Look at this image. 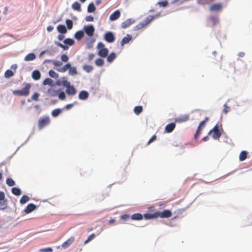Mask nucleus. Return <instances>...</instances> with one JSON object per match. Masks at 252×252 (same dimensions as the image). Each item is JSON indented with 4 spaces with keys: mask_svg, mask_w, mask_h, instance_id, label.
Masks as SVG:
<instances>
[{
    "mask_svg": "<svg viewBox=\"0 0 252 252\" xmlns=\"http://www.w3.org/2000/svg\"><path fill=\"white\" fill-rule=\"evenodd\" d=\"M59 85H62L66 87L65 92L69 95H74L76 94V90L73 86L70 85V83L67 81L66 77H63L61 81L58 82Z\"/></svg>",
    "mask_w": 252,
    "mask_h": 252,
    "instance_id": "f257e3e1",
    "label": "nucleus"
},
{
    "mask_svg": "<svg viewBox=\"0 0 252 252\" xmlns=\"http://www.w3.org/2000/svg\"><path fill=\"white\" fill-rule=\"evenodd\" d=\"M223 132L222 125L221 124H217L213 129L210 130L208 134L212 135L214 139H219L221 136Z\"/></svg>",
    "mask_w": 252,
    "mask_h": 252,
    "instance_id": "f03ea898",
    "label": "nucleus"
},
{
    "mask_svg": "<svg viewBox=\"0 0 252 252\" xmlns=\"http://www.w3.org/2000/svg\"><path fill=\"white\" fill-rule=\"evenodd\" d=\"M31 88V85L30 84H26L24 88L21 90H14L12 91V94L14 95L20 96H27L30 93V89Z\"/></svg>",
    "mask_w": 252,
    "mask_h": 252,
    "instance_id": "7ed1b4c3",
    "label": "nucleus"
},
{
    "mask_svg": "<svg viewBox=\"0 0 252 252\" xmlns=\"http://www.w3.org/2000/svg\"><path fill=\"white\" fill-rule=\"evenodd\" d=\"M155 17H157V16H153L151 15H149L144 20V21L140 22L138 25H137L134 28V30L138 31L143 29L146 26L149 24L154 19Z\"/></svg>",
    "mask_w": 252,
    "mask_h": 252,
    "instance_id": "20e7f679",
    "label": "nucleus"
},
{
    "mask_svg": "<svg viewBox=\"0 0 252 252\" xmlns=\"http://www.w3.org/2000/svg\"><path fill=\"white\" fill-rule=\"evenodd\" d=\"M98 50V55L101 58L107 57L108 55V50L105 47L104 44L102 42H99L97 45Z\"/></svg>",
    "mask_w": 252,
    "mask_h": 252,
    "instance_id": "39448f33",
    "label": "nucleus"
},
{
    "mask_svg": "<svg viewBox=\"0 0 252 252\" xmlns=\"http://www.w3.org/2000/svg\"><path fill=\"white\" fill-rule=\"evenodd\" d=\"M208 121H209V118L206 117L205 119L203 121H201L199 125L198 126L196 133L194 134V137L195 140H197L198 138V137H199L200 133L202 131V129L204 128V127L206 125V123Z\"/></svg>",
    "mask_w": 252,
    "mask_h": 252,
    "instance_id": "423d86ee",
    "label": "nucleus"
},
{
    "mask_svg": "<svg viewBox=\"0 0 252 252\" xmlns=\"http://www.w3.org/2000/svg\"><path fill=\"white\" fill-rule=\"evenodd\" d=\"M50 123V120L49 117L45 116L39 118L38 121V126L39 129H41L48 125Z\"/></svg>",
    "mask_w": 252,
    "mask_h": 252,
    "instance_id": "0eeeda50",
    "label": "nucleus"
},
{
    "mask_svg": "<svg viewBox=\"0 0 252 252\" xmlns=\"http://www.w3.org/2000/svg\"><path fill=\"white\" fill-rule=\"evenodd\" d=\"M157 217L161 218H168L171 217L172 213L169 210H164L163 211H157Z\"/></svg>",
    "mask_w": 252,
    "mask_h": 252,
    "instance_id": "6e6552de",
    "label": "nucleus"
},
{
    "mask_svg": "<svg viewBox=\"0 0 252 252\" xmlns=\"http://www.w3.org/2000/svg\"><path fill=\"white\" fill-rule=\"evenodd\" d=\"M104 39L108 43H112L115 40V37L111 32H108L104 34Z\"/></svg>",
    "mask_w": 252,
    "mask_h": 252,
    "instance_id": "1a4fd4ad",
    "label": "nucleus"
},
{
    "mask_svg": "<svg viewBox=\"0 0 252 252\" xmlns=\"http://www.w3.org/2000/svg\"><path fill=\"white\" fill-rule=\"evenodd\" d=\"M86 33L89 36H92L94 32V28L93 25L87 26L84 27Z\"/></svg>",
    "mask_w": 252,
    "mask_h": 252,
    "instance_id": "9d476101",
    "label": "nucleus"
},
{
    "mask_svg": "<svg viewBox=\"0 0 252 252\" xmlns=\"http://www.w3.org/2000/svg\"><path fill=\"white\" fill-rule=\"evenodd\" d=\"M189 115H184L180 116L175 119V122L179 123L188 121L189 120Z\"/></svg>",
    "mask_w": 252,
    "mask_h": 252,
    "instance_id": "9b49d317",
    "label": "nucleus"
},
{
    "mask_svg": "<svg viewBox=\"0 0 252 252\" xmlns=\"http://www.w3.org/2000/svg\"><path fill=\"white\" fill-rule=\"evenodd\" d=\"M74 240L75 238L74 237H70L62 245V247L64 249L67 248L71 244L74 242Z\"/></svg>",
    "mask_w": 252,
    "mask_h": 252,
    "instance_id": "f8f14e48",
    "label": "nucleus"
},
{
    "mask_svg": "<svg viewBox=\"0 0 252 252\" xmlns=\"http://www.w3.org/2000/svg\"><path fill=\"white\" fill-rule=\"evenodd\" d=\"M222 8V4L220 3H217L212 4L210 7V10L212 11H219Z\"/></svg>",
    "mask_w": 252,
    "mask_h": 252,
    "instance_id": "ddd939ff",
    "label": "nucleus"
},
{
    "mask_svg": "<svg viewBox=\"0 0 252 252\" xmlns=\"http://www.w3.org/2000/svg\"><path fill=\"white\" fill-rule=\"evenodd\" d=\"M120 11L117 10L110 15L109 19L111 21H115L118 19L120 17Z\"/></svg>",
    "mask_w": 252,
    "mask_h": 252,
    "instance_id": "4468645a",
    "label": "nucleus"
},
{
    "mask_svg": "<svg viewBox=\"0 0 252 252\" xmlns=\"http://www.w3.org/2000/svg\"><path fill=\"white\" fill-rule=\"evenodd\" d=\"M134 22V20L131 19H128L122 23L121 27L123 29H126L132 24Z\"/></svg>",
    "mask_w": 252,
    "mask_h": 252,
    "instance_id": "2eb2a0df",
    "label": "nucleus"
},
{
    "mask_svg": "<svg viewBox=\"0 0 252 252\" xmlns=\"http://www.w3.org/2000/svg\"><path fill=\"white\" fill-rule=\"evenodd\" d=\"M89 97V93L86 91H82L80 92L78 95V97L81 100H86Z\"/></svg>",
    "mask_w": 252,
    "mask_h": 252,
    "instance_id": "dca6fc26",
    "label": "nucleus"
},
{
    "mask_svg": "<svg viewBox=\"0 0 252 252\" xmlns=\"http://www.w3.org/2000/svg\"><path fill=\"white\" fill-rule=\"evenodd\" d=\"M36 209V206L33 204L31 203L28 205L27 207L25 209L24 211L29 214L34 210Z\"/></svg>",
    "mask_w": 252,
    "mask_h": 252,
    "instance_id": "f3484780",
    "label": "nucleus"
},
{
    "mask_svg": "<svg viewBox=\"0 0 252 252\" xmlns=\"http://www.w3.org/2000/svg\"><path fill=\"white\" fill-rule=\"evenodd\" d=\"M132 39V37L129 34H127L126 36L124 37L121 42V45L123 46L125 44L128 43Z\"/></svg>",
    "mask_w": 252,
    "mask_h": 252,
    "instance_id": "a211bd4d",
    "label": "nucleus"
},
{
    "mask_svg": "<svg viewBox=\"0 0 252 252\" xmlns=\"http://www.w3.org/2000/svg\"><path fill=\"white\" fill-rule=\"evenodd\" d=\"M175 127V123H172L169 124H168L165 128V130L166 132L168 133H170L172 132Z\"/></svg>",
    "mask_w": 252,
    "mask_h": 252,
    "instance_id": "6ab92c4d",
    "label": "nucleus"
},
{
    "mask_svg": "<svg viewBox=\"0 0 252 252\" xmlns=\"http://www.w3.org/2000/svg\"><path fill=\"white\" fill-rule=\"evenodd\" d=\"M59 91V90H56L52 88H51L48 90V93L49 96L54 97L58 95Z\"/></svg>",
    "mask_w": 252,
    "mask_h": 252,
    "instance_id": "aec40b11",
    "label": "nucleus"
},
{
    "mask_svg": "<svg viewBox=\"0 0 252 252\" xmlns=\"http://www.w3.org/2000/svg\"><path fill=\"white\" fill-rule=\"evenodd\" d=\"M143 218V216L140 213H134L131 216V219L133 220H140Z\"/></svg>",
    "mask_w": 252,
    "mask_h": 252,
    "instance_id": "412c9836",
    "label": "nucleus"
},
{
    "mask_svg": "<svg viewBox=\"0 0 252 252\" xmlns=\"http://www.w3.org/2000/svg\"><path fill=\"white\" fill-rule=\"evenodd\" d=\"M146 220H150L154 218H157L156 212L153 214L146 213L143 215Z\"/></svg>",
    "mask_w": 252,
    "mask_h": 252,
    "instance_id": "4be33fe9",
    "label": "nucleus"
},
{
    "mask_svg": "<svg viewBox=\"0 0 252 252\" xmlns=\"http://www.w3.org/2000/svg\"><path fill=\"white\" fill-rule=\"evenodd\" d=\"M41 77V74L39 71L38 70H34L32 73V77L35 80H37L40 79Z\"/></svg>",
    "mask_w": 252,
    "mask_h": 252,
    "instance_id": "5701e85b",
    "label": "nucleus"
},
{
    "mask_svg": "<svg viewBox=\"0 0 252 252\" xmlns=\"http://www.w3.org/2000/svg\"><path fill=\"white\" fill-rule=\"evenodd\" d=\"M84 32L82 31H79L75 33L74 37L76 39L79 40L84 37Z\"/></svg>",
    "mask_w": 252,
    "mask_h": 252,
    "instance_id": "b1692460",
    "label": "nucleus"
},
{
    "mask_svg": "<svg viewBox=\"0 0 252 252\" xmlns=\"http://www.w3.org/2000/svg\"><path fill=\"white\" fill-rule=\"evenodd\" d=\"M58 31L61 33H65L67 32L66 29L64 25H59L57 27Z\"/></svg>",
    "mask_w": 252,
    "mask_h": 252,
    "instance_id": "393cba45",
    "label": "nucleus"
},
{
    "mask_svg": "<svg viewBox=\"0 0 252 252\" xmlns=\"http://www.w3.org/2000/svg\"><path fill=\"white\" fill-rule=\"evenodd\" d=\"M71 66V64L70 63H67L64 65L63 67L58 68L57 70L61 72H64L67 70L69 69Z\"/></svg>",
    "mask_w": 252,
    "mask_h": 252,
    "instance_id": "a878e982",
    "label": "nucleus"
},
{
    "mask_svg": "<svg viewBox=\"0 0 252 252\" xmlns=\"http://www.w3.org/2000/svg\"><path fill=\"white\" fill-rule=\"evenodd\" d=\"M5 198V194L3 192L0 191V201H2L3 203L0 202L2 206V208H4L6 207L5 202L6 201L4 200Z\"/></svg>",
    "mask_w": 252,
    "mask_h": 252,
    "instance_id": "bb28decb",
    "label": "nucleus"
},
{
    "mask_svg": "<svg viewBox=\"0 0 252 252\" xmlns=\"http://www.w3.org/2000/svg\"><path fill=\"white\" fill-rule=\"evenodd\" d=\"M36 56L34 53H30L25 57V60L26 61H32L34 60Z\"/></svg>",
    "mask_w": 252,
    "mask_h": 252,
    "instance_id": "cd10ccee",
    "label": "nucleus"
},
{
    "mask_svg": "<svg viewBox=\"0 0 252 252\" xmlns=\"http://www.w3.org/2000/svg\"><path fill=\"white\" fill-rule=\"evenodd\" d=\"M247 158V152L245 151H242L239 155V160L241 161L245 160Z\"/></svg>",
    "mask_w": 252,
    "mask_h": 252,
    "instance_id": "c85d7f7f",
    "label": "nucleus"
},
{
    "mask_svg": "<svg viewBox=\"0 0 252 252\" xmlns=\"http://www.w3.org/2000/svg\"><path fill=\"white\" fill-rule=\"evenodd\" d=\"M72 8L75 10H77L78 11H81V5L77 1L74 2L72 4Z\"/></svg>",
    "mask_w": 252,
    "mask_h": 252,
    "instance_id": "c756f323",
    "label": "nucleus"
},
{
    "mask_svg": "<svg viewBox=\"0 0 252 252\" xmlns=\"http://www.w3.org/2000/svg\"><path fill=\"white\" fill-rule=\"evenodd\" d=\"M116 57V54L114 52L111 53L109 56H107V61L109 63H111L115 59Z\"/></svg>",
    "mask_w": 252,
    "mask_h": 252,
    "instance_id": "7c9ffc66",
    "label": "nucleus"
},
{
    "mask_svg": "<svg viewBox=\"0 0 252 252\" xmlns=\"http://www.w3.org/2000/svg\"><path fill=\"white\" fill-rule=\"evenodd\" d=\"M62 112V109L59 108H57L53 110L52 111V115L54 117H57Z\"/></svg>",
    "mask_w": 252,
    "mask_h": 252,
    "instance_id": "2f4dec72",
    "label": "nucleus"
},
{
    "mask_svg": "<svg viewBox=\"0 0 252 252\" xmlns=\"http://www.w3.org/2000/svg\"><path fill=\"white\" fill-rule=\"evenodd\" d=\"M12 193L15 195L18 196L21 194V190L17 188H13L11 189Z\"/></svg>",
    "mask_w": 252,
    "mask_h": 252,
    "instance_id": "473e14b6",
    "label": "nucleus"
},
{
    "mask_svg": "<svg viewBox=\"0 0 252 252\" xmlns=\"http://www.w3.org/2000/svg\"><path fill=\"white\" fill-rule=\"evenodd\" d=\"M142 110L143 107L142 106H137L134 108V112L137 115H139L142 112Z\"/></svg>",
    "mask_w": 252,
    "mask_h": 252,
    "instance_id": "72a5a7b5",
    "label": "nucleus"
},
{
    "mask_svg": "<svg viewBox=\"0 0 252 252\" xmlns=\"http://www.w3.org/2000/svg\"><path fill=\"white\" fill-rule=\"evenodd\" d=\"M95 10V7L94 4L92 2L90 3L88 6V11L90 13H92L94 12Z\"/></svg>",
    "mask_w": 252,
    "mask_h": 252,
    "instance_id": "f704fd0d",
    "label": "nucleus"
},
{
    "mask_svg": "<svg viewBox=\"0 0 252 252\" xmlns=\"http://www.w3.org/2000/svg\"><path fill=\"white\" fill-rule=\"evenodd\" d=\"M68 73L70 75H75L77 74V71L75 67H71L70 66Z\"/></svg>",
    "mask_w": 252,
    "mask_h": 252,
    "instance_id": "c9c22d12",
    "label": "nucleus"
},
{
    "mask_svg": "<svg viewBox=\"0 0 252 252\" xmlns=\"http://www.w3.org/2000/svg\"><path fill=\"white\" fill-rule=\"evenodd\" d=\"M6 184L9 187L14 186L15 185L14 181L10 178H8L6 180Z\"/></svg>",
    "mask_w": 252,
    "mask_h": 252,
    "instance_id": "e433bc0d",
    "label": "nucleus"
},
{
    "mask_svg": "<svg viewBox=\"0 0 252 252\" xmlns=\"http://www.w3.org/2000/svg\"><path fill=\"white\" fill-rule=\"evenodd\" d=\"M30 200V198L27 195H23L20 200V202L21 204H25L27 202Z\"/></svg>",
    "mask_w": 252,
    "mask_h": 252,
    "instance_id": "4c0bfd02",
    "label": "nucleus"
},
{
    "mask_svg": "<svg viewBox=\"0 0 252 252\" xmlns=\"http://www.w3.org/2000/svg\"><path fill=\"white\" fill-rule=\"evenodd\" d=\"M104 61L103 59L98 58L95 61V64L98 66H102L104 64Z\"/></svg>",
    "mask_w": 252,
    "mask_h": 252,
    "instance_id": "58836bf2",
    "label": "nucleus"
},
{
    "mask_svg": "<svg viewBox=\"0 0 252 252\" xmlns=\"http://www.w3.org/2000/svg\"><path fill=\"white\" fill-rule=\"evenodd\" d=\"M63 42L65 44L70 46L73 45L74 44V41L71 38L65 39L64 40Z\"/></svg>",
    "mask_w": 252,
    "mask_h": 252,
    "instance_id": "ea45409f",
    "label": "nucleus"
},
{
    "mask_svg": "<svg viewBox=\"0 0 252 252\" xmlns=\"http://www.w3.org/2000/svg\"><path fill=\"white\" fill-rule=\"evenodd\" d=\"M83 68L87 72H90L93 70V67L90 65H84L83 66Z\"/></svg>",
    "mask_w": 252,
    "mask_h": 252,
    "instance_id": "a19ab883",
    "label": "nucleus"
},
{
    "mask_svg": "<svg viewBox=\"0 0 252 252\" xmlns=\"http://www.w3.org/2000/svg\"><path fill=\"white\" fill-rule=\"evenodd\" d=\"M49 75L54 78L57 79L59 77V75L57 73H56L55 71L50 70L49 71Z\"/></svg>",
    "mask_w": 252,
    "mask_h": 252,
    "instance_id": "79ce46f5",
    "label": "nucleus"
},
{
    "mask_svg": "<svg viewBox=\"0 0 252 252\" xmlns=\"http://www.w3.org/2000/svg\"><path fill=\"white\" fill-rule=\"evenodd\" d=\"M14 75V73L13 71L10 69L7 70L4 73V76L6 78H9L10 77L13 76Z\"/></svg>",
    "mask_w": 252,
    "mask_h": 252,
    "instance_id": "37998d69",
    "label": "nucleus"
},
{
    "mask_svg": "<svg viewBox=\"0 0 252 252\" xmlns=\"http://www.w3.org/2000/svg\"><path fill=\"white\" fill-rule=\"evenodd\" d=\"M158 4L159 5L160 7H165L169 5V3L167 0H165L163 1H158Z\"/></svg>",
    "mask_w": 252,
    "mask_h": 252,
    "instance_id": "c03bdc74",
    "label": "nucleus"
},
{
    "mask_svg": "<svg viewBox=\"0 0 252 252\" xmlns=\"http://www.w3.org/2000/svg\"><path fill=\"white\" fill-rule=\"evenodd\" d=\"M65 23L67 25V27L69 30H70L73 27V22L71 20L67 19L65 21Z\"/></svg>",
    "mask_w": 252,
    "mask_h": 252,
    "instance_id": "a18cd8bd",
    "label": "nucleus"
},
{
    "mask_svg": "<svg viewBox=\"0 0 252 252\" xmlns=\"http://www.w3.org/2000/svg\"><path fill=\"white\" fill-rule=\"evenodd\" d=\"M59 98L61 100H64L66 98V95L65 93L63 92H59L58 95Z\"/></svg>",
    "mask_w": 252,
    "mask_h": 252,
    "instance_id": "49530a36",
    "label": "nucleus"
},
{
    "mask_svg": "<svg viewBox=\"0 0 252 252\" xmlns=\"http://www.w3.org/2000/svg\"><path fill=\"white\" fill-rule=\"evenodd\" d=\"M95 235L94 233L92 234L88 237V239L84 242V244H87L90 241L94 239L95 238Z\"/></svg>",
    "mask_w": 252,
    "mask_h": 252,
    "instance_id": "de8ad7c7",
    "label": "nucleus"
},
{
    "mask_svg": "<svg viewBox=\"0 0 252 252\" xmlns=\"http://www.w3.org/2000/svg\"><path fill=\"white\" fill-rule=\"evenodd\" d=\"M209 0H197V3L200 5H205L210 3Z\"/></svg>",
    "mask_w": 252,
    "mask_h": 252,
    "instance_id": "09e8293b",
    "label": "nucleus"
},
{
    "mask_svg": "<svg viewBox=\"0 0 252 252\" xmlns=\"http://www.w3.org/2000/svg\"><path fill=\"white\" fill-rule=\"evenodd\" d=\"M53 82V80L50 78H46L43 81V84L46 85H51Z\"/></svg>",
    "mask_w": 252,
    "mask_h": 252,
    "instance_id": "8fccbe9b",
    "label": "nucleus"
},
{
    "mask_svg": "<svg viewBox=\"0 0 252 252\" xmlns=\"http://www.w3.org/2000/svg\"><path fill=\"white\" fill-rule=\"evenodd\" d=\"M56 44L57 46L60 47L61 48H63L64 50H66L68 49V47L67 46V45H63V44L57 42Z\"/></svg>",
    "mask_w": 252,
    "mask_h": 252,
    "instance_id": "3c124183",
    "label": "nucleus"
},
{
    "mask_svg": "<svg viewBox=\"0 0 252 252\" xmlns=\"http://www.w3.org/2000/svg\"><path fill=\"white\" fill-rule=\"evenodd\" d=\"M39 96V94L37 93H35L32 95L31 98L32 100L37 101L38 100Z\"/></svg>",
    "mask_w": 252,
    "mask_h": 252,
    "instance_id": "603ef678",
    "label": "nucleus"
},
{
    "mask_svg": "<svg viewBox=\"0 0 252 252\" xmlns=\"http://www.w3.org/2000/svg\"><path fill=\"white\" fill-rule=\"evenodd\" d=\"M52 251L53 249L51 248H47L39 250V252H52Z\"/></svg>",
    "mask_w": 252,
    "mask_h": 252,
    "instance_id": "864d4df0",
    "label": "nucleus"
},
{
    "mask_svg": "<svg viewBox=\"0 0 252 252\" xmlns=\"http://www.w3.org/2000/svg\"><path fill=\"white\" fill-rule=\"evenodd\" d=\"M120 218L123 220H127L130 218H131V217L128 214H125V215L121 216Z\"/></svg>",
    "mask_w": 252,
    "mask_h": 252,
    "instance_id": "5fc2aeb1",
    "label": "nucleus"
},
{
    "mask_svg": "<svg viewBox=\"0 0 252 252\" xmlns=\"http://www.w3.org/2000/svg\"><path fill=\"white\" fill-rule=\"evenodd\" d=\"M61 60L63 62H67L68 61L69 58L66 55L63 54L61 56Z\"/></svg>",
    "mask_w": 252,
    "mask_h": 252,
    "instance_id": "6e6d98bb",
    "label": "nucleus"
},
{
    "mask_svg": "<svg viewBox=\"0 0 252 252\" xmlns=\"http://www.w3.org/2000/svg\"><path fill=\"white\" fill-rule=\"evenodd\" d=\"M53 64L55 66H60L62 65V63L59 61H53Z\"/></svg>",
    "mask_w": 252,
    "mask_h": 252,
    "instance_id": "4d7b16f0",
    "label": "nucleus"
},
{
    "mask_svg": "<svg viewBox=\"0 0 252 252\" xmlns=\"http://www.w3.org/2000/svg\"><path fill=\"white\" fill-rule=\"evenodd\" d=\"M94 56H95V55L93 53L89 54L88 56V61H89V62L92 61L94 59Z\"/></svg>",
    "mask_w": 252,
    "mask_h": 252,
    "instance_id": "13d9d810",
    "label": "nucleus"
},
{
    "mask_svg": "<svg viewBox=\"0 0 252 252\" xmlns=\"http://www.w3.org/2000/svg\"><path fill=\"white\" fill-rule=\"evenodd\" d=\"M229 109H230V107L227 106V105L226 104H225L224 105V108L223 109V112L225 114H227L228 112Z\"/></svg>",
    "mask_w": 252,
    "mask_h": 252,
    "instance_id": "bf43d9fd",
    "label": "nucleus"
},
{
    "mask_svg": "<svg viewBox=\"0 0 252 252\" xmlns=\"http://www.w3.org/2000/svg\"><path fill=\"white\" fill-rule=\"evenodd\" d=\"M157 139V136L156 135H153L149 140V141L147 143V145H149L151 144L152 142L155 141Z\"/></svg>",
    "mask_w": 252,
    "mask_h": 252,
    "instance_id": "052dcab7",
    "label": "nucleus"
},
{
    "mask_svg": "<svg viewBox=\"0 0 252 252\" xmlns=\"http://www.w3.org/2000/svg\"><path fill=\"white\" fill-rule=\"evenodd\" d=\"M94 17L92 16H87L85 18V20L87 22H92L94 21Z\"/></svg>",
    "mask_w": 252,
    "mask_h": 252,
    "instance_id": "680f3d73",
    "label": "nucleus"
},
{
    "mask_svg": "<svg viewBox=\"0 0 252 252\" xmlns=\"http://www.w3.org/2000/svg\"><path fill=\"white\" fill-rule=\"evenodd\" d=\"M73 106H74L73 103L68 104L64 106V109H65L66 110H69V109H71Z\"/></svg>",
    "mask_w": 252,
    "mask_h": 252,
    "instance_id": "e2e57ef3",
    "label": "nucleus"
},
{
    "mask_svg": "<svg viewBox=\"0 0 252 252\" xmlns=\"http://www.w3.org/2000/svg\"><path fill=\"white\" fill-rule=\"evenodd\" d=\"M53 29H54V27L52 26H49L47 28V30L49 32H51V31H52L53 30Z\"/></svg>",
    "mask_w": 252,
    "mask_h": 252,
    "instance_id": "0e129e2a",
    "label": "nucleus"
},
{
    "mask_svg": "<svg viewBox=\"0 0 252 252\" xmlns=\"http://www.w3.org/2000/svg\"><path fill=\"white\" fill-rule=\"evenodd\" d=\"M115 220L114 219H111L109 220V224H113L115 222Z\"/></svg>",
    "mask_w": 252,
    "mask_h": 252,
    "instance_id": "69168bd1",
    "label": "nucleus"
},
{
    "mask_svg": "<svg viewBox=\"0 0 252 252\" xmlns=\"http://www.w3.org/2000/svg\"><path fill=\"white\" fill-rule=\"evenodd\" d=\"M63 38H64V35H59L58 36V38L60 40H62Z\"/></svg>",
    "mask_w": 252,
    "mask_h": 252,
    "instance_id": "338daca9",
    "label": "nucleus"
},
{
    "mask_svg": "<svg viewBox=\"0 0 252 252\" xmlns=\"http://www.w3.org/2000/svg\"><path fill=\"white\" fill-rule=\"evenodd\" d=\"M244 55H245L244 53L240 52L239 54V56L240 57H243L244 56Z\"/></svg>",
    "mask_w": 252,
    "mask_h": 252,
    "instance_id": "774afa93",
    "label": "nucleus"
}]
</instances>
